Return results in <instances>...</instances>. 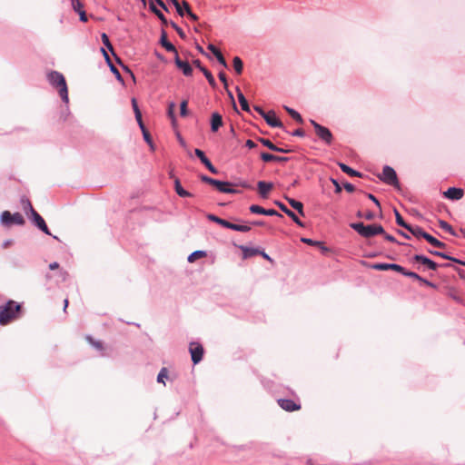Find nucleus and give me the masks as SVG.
I'll return each instance as SVG.
<instances>
[{
  "label": "nucleus",
  "instance_id": "f257e3e1",
  "mask_svg": "<svg viewBox=\"0 0 465 465\" xmlns=\"http://www.w3.org/2000/svg\"><path fill=\"white\" fill-rule=\"evenodd\" d=\"M21 314L22 306L18 302L10 300L0 305V324L3 326L10 324L19 319Z\"/></svg>",
  "mask_w": 465,
  "mask_h": 465
},
{
  "label": "nucleus",
  "instance_id": "f03ea898",
  "mask_svg": "<svg viewBox=\"0 0 465 465\" xmlns=\"http://www.w3.org/2000/svg\"><path fill=\"white\" fill-rule=\"evenodd\" d=\"M47 80L49 84L58 91L62 101L65 104H68V87L63 74L58 71H51L47 74Z\"/></svg>",
  "mask_w": 465,
  "mask_h": 465
},
{
  "label": "nucleus",
  "instance_id": "7ed1b4c3",
  "mask_svg": "<svg viewBox=\"0 0 465 465\" xmlns=\"http://www.w3.org/2000/svg\"><path fill=\"white\" fill-rule=\"evenodd\" d=\"M350 227L353 229L359 235L366 239H370L375 235H379L380 233L384 232L383 226L379 223L364 224L363 223L359 222L351 223Z\"/></svg>",
  "mask_w": 465,
  "mask_h": 465
},
{
  "label": "nucleus",
  "instance_id": "20e7f679",
  "mask_svg": "<svg viewBox=\"0 0 465 465\" xmlns=\"http://www.w3.org/2000/svg\"><path fill=\"white\" fill-rule=\"evenodd\" d=\"M381 181L384 183L393 186L394 188L400 190L401 184L397 177V173L395 170L389 166L385 165L382 169V173L378 176Z\"/></svg>",
  "mask_w": 465,
  "mask_h": 465
},
{
  "label": "nucleus",
  "instance_id": "39448f33",
  "mask_svg": "<svg viewBox=\"0 0 465 465\" xmlns=\"http://www.w3.org/2000/svg\"><path fill=\"white\" fill-rule=\"evenodd\" d=\"M1 223L4 226L11 227L24 224L25 219L19 213H11L9 211H5L1 215Z\"/></svg>",
  "mask_w": 465,
  "mask_h": 465
},
{
  "label": "nucleus",
  "instance_id": "423d86ee",
  "mask_svg": "<svg viewBox=\"0 0 465 465\" xmlns=\"http://www.w3.org/2000/svg\"><path fill=\"white\" fill-rule=\"evenodd\" d=\"M310 123L313 126L317 136L326 144H328V145L331 144V143L333 141V135H332L331 132L329 130V128H327L323 125H321L320 124H318L316 121H314L312 119L310 120Z\"/></svg>",
  "mask_w": 465,
  "mask_h": 465
},
{
  "label": "nucleus",
  "instance_id": "0eeeda50",
  "mask_svg": "<svg viewBox=\"0 0 465 465\" xmlns=\"http://www.w3.org/2000/svg\"><path fill=\"white\" fill-rule=\"evenodd\" d=\"M31 222L44 233L52 235L44 218L34 209L31 204Z\"/></svg>",
  "mask_w": 465,
  "mask_h": 465
},
{
  "label": "nucleus",
  "instance_id": "6e6552de",
  "mask_svg": "<svg viewBox=\"0 0 465 465\" xmlns=\"http://www.w3.org/2000/svg\"><path fill=\"white\" fill-rule=\"evenodd\" d=\"M189 351L193 364H197L203 360L204 350L201 343L191 342Z\"/></svg>",
  "mask_w": 465,
  "mask_h": 465
},
{
  "label": "nucleus",
  "instance_id": "1a4fd4ad",
  "mask_svg": "<svg viewBox=\"0 0 465 465\" xmlns=\"http://www.w3.org/2000/svg\"><path fill=\"white\" fill-rule=\"evenodd\" d=\"M411 262L413 264L414 263H420V264L424 265L428 269L432 270V271H436L439 268V266H440V264H438L437 262H435L434 261H432L431 259L428 258L427 256H425L423 254H415L411 258Z\"/></svg>",
  "mask_w": 465,
  "mask_h": 465
},
{
  "label": "nucleus",
  "instance_id": "9d476101",
  "mask_svg": "<svg viewBox=\"0 0 465 465\" xmlns=\"http://www.w3.org/2000/svg\"><path fill=\"white\" fill-rule=\"evenodd\" d=\"M194 154L199 158L201 163L213 173L217 174L218 169L212 163L209 158L205 155L204 152L201 149H194Z\"/></svg>",
  "mask_w": 465,
  "mask_h": 465
},
{
  "label": "nucleus",
  "instance_id": "9b49d317",
  "mask_svg": "<svg viewBox=\"0 0 465 465\" xmlns=\"http://www.w3.org/2000/svg\"><path fill=\"white\" fill-rule=\"evenodd\" d=\"M371 269L376 270V271H388L392 270L397 272H401L403 271V267L397 263H386V262H375L371 263L369 265Z\"/></svg>",
  "mask_w": 465,
  "mask_h": 465
},
{
  "label": "nucleus",
  "instance_id": "f8f14e48",
  "mask_svg": "<svg viewBox=\"0 0 465 465\" xmlns=\"http://www.w3.org/2000/svg\"><path fill=\"white\" fill-rule=\"evenodd\" d=\"M249 210L252 213H254V214H262V215H267V216H278L281 218L283 217L279 212H277L274 209H265L257 204H252L249 207Z\"/></svg>",
  "mask_w": 465,
  "mask_h": 465
},
{
  "label": "nucleus",
  "instance_id": "ddd939ff",
  "mask_svg": "<svg viewBox=\"0 0 465 465\" xmlns=\"http://www.w3.org/2000/svg\"><path fill=\"white\" fill-rule=\"evenodd\" d=\"M193 64L195 65V67H197L203 74V75L207 79L209 84L213 88H215L216 87V81H215L213 74L211 73V71H209L206 67H204L202 64V63H201V61L199 59L193 60Z\"/></svg>",
  "mask_w": 465,
  "mask_h": 465
},
{
  "label": "nucleus",
  "instance_id": "4468645a",
  "mask_svg": "<svg viewBox=\"0 0 465 465\" xmlns=\"http://www.w3.org/2000/svg\"><path fill=\"white\" fill-rule=\"evenodd\" d=\"M266 124L270 125L271 127H279L283 128V124L281 122V120L277 117L275 112L273 110H271L269 112H266L265 115L262 117Z\"/></svg>",
  "mask_w": 465,
  "mask_h": 465
},
{
  "label": "nucleus",
  "instance_id": "2eb2a0df",
  "mask_svg": "<svg viewBox=\"0 0 465 465\" xmlns=\"http://www.w3.org/2000/svg\"><path fill=\"white\" fill-rule=\"evenodd\" d=\"M277 401L279 406L286 411H294L301 409V404L296 403L292 399H279Z\"/></svg>",
  "mask_w": 465,
  "mask_h": 465
},
{
  "label": "nucleus",
  "instance_id": "dca6fc26",
  "mask_svg": "<svg viewBox=\"0 0 465 465\" xmlns=\"http://www.w3.org/2000/svg\"><path fill=\"white\" fill-rule=\"evenodd\" d=\"M174 63L176 66L183 71L185 76H191L193 74V68L189 62L183 61L180 59L178 53L175 54Z\"/></svg>",
  "mask_w": 465,
  "mask_h": 465
},
{
  "label": "nucleus",
  "instance_id": "f3484780",
  "mask_svg": "<svg viewBox=\"0 0 465 465\" xmlns=\"http://www.w3.org/2000/svg\"><path fill=\"white\" fill-rule=\"evenodd\" d=\"M445 198L452 201H458L464 195V191L461 188L450 187L443 193Z\"/></svg>",
  "mask_w": 465,
  "mask_h": 465
},
{
  "label": "nucleus",
  "instance_id": "a211bd4d",
  "mask_svg": "<svg viewBox=\"0 0 465 465\" xmlns=\"http://www.w3.org/2000/svg\"><path fill=\"white\" fill-rule=\"evenodd\" d=\"M101 51H102V53L104 54V60L107 63L111 72L114 74V76L117 79V81H119L120 83L124 84V78H123L121 73L115 67V65L112 63V61H111L107 52L104 50V48H101Z\"/></svg>",
  "mask_w": 465,
  "mask_h": 465
},
{
  "label": "nucleus",
  "instance_id": "6ab92c4d",
  "mask_svg": "<svg viewBox=\"0 0 465 465\" xmlns=\"http://www.w3.org/2000/svg\"><path fill=\"white\" fill-rule=\"evenodd\" d=\"M210 124L211 131L213 133L218 132V130L223 125L222 114L218 112L213 113L210 119Z\"/></svg>",
  "mask_w": 465,
  "mask_h": 465
},
{
  "label": "nucleus",
  "instance_id": "aec40b11",
  "mask_svg": "<svg viewBox=\"0 0 465 465\" xmlns=\"http://www.w3.org/2000/svg\"><path fill=\"white\" fill-rule=\"evenodd\" d=\"M257 188L261 197L266 199L268 198L269 193L273 188V183L271 182L259 181L257 183Z\"/></svg>",
  "mask_w": 465,
  "mask_h": 465
},
{
  "label": "nucleus",
  "instance_id": "412c9836",
  "mask_svg": "<svg viewBox=\"0 0 465 465\" xmlns=\"http://www.w3.org/2000/svg\"><path fill=\"white\" fill-rule=\"evenodd\" d=\"M159 44L167 51L176 54L177 50L175 46L167 39V33L162 29Z\"/></svg>",
  "mask_w": 465,
  "mask_h": 465
},
{
  "label": "nucleus",
  "instance_id": "4be33fe9",
  "mask_svg": "<svg viewBox=\"0 0 465 465\" xmlns=\"http://www.w3.org/2000/svg\"><path fill=\"white\" fill-rule=\"evenodd\" d=\"M215 189L223 193H237L239 191L232 188V184L230 182H223L217 180Z\"/></svg>",
  "mask_w": 465,
  "mask_h": 465
},
{
  "label": "nucleus",
  "instance_id": "5701e85b",
  "mask_svg": "<svg viewBox=\"0 0 465 465\" xmlns=\"http://www.w3.org/2000/svg\"><path fill=\"white\" fill-rule=\"evenodd\" d=\"M101 39L104 45L115 56L116 62L119 64H121L124 69L129 71V69L123 64L122 60L116 55L114 46L109 39V36L105 33H103L101 35Z\"/></svg>",
  "mask_w": 465,
  "mask_h": 465
},
{
  "label": "nucleus",
  "instance_id": "b1692460",
  "mask_svg": "<svg viewBox=\"0 0 465 465\" xmlns=\"http://www.w3.org/2000/svg\"><path fill=\"white\" fill-rule=\"evenodd\" d=\"M223 228L230 229L232 231H236V232H247L251 231V226H249V225L237 224V223H232L230 221H227V220L224 223Z\"/></svg>",
  "mask_w": 465,
  "mask_h": 465
},
{
  "label": "nucleus",
  "instance_id": "393cba45",
  "mask_svg": "<svg viewBox=\"0 0 465 465\" xmlns=\"http://www.w3.org/2000/svg\"><path fill=\"white\" fill-rule=\"evenodd\" d=\"M236 92H237V98H238V101H239L242 110L245 111L247 113H250L251 109H250L249 103L238 86L236 87Z\"/></svg>",
  "mask_w": 465,
  "mask_h": 465
},
{
  "label": "nucleus",
  "instance_id": "a878e982",
  "mask_svg": "<svg viewBox=\"0 0 465 465\" xmlns=\"http://www.w3.org/2000/svg\"><path fill=\"white\" fill-rule=\"evenodd\" d=\"M407 231L410 232L417 239H420V238L425 239L426 235L428 234V232H425L419 225H411V224Z\"/></svg>",
  "mask_w": 465,
  "mask_h": 465
},
{
  "label": "nucleus",
  "instance_id": "bb28decb",
  "mask_svg": "<svg viewBox=\"0 0 465 465\" xmlns=\"http://www.w3.org/2000/svg\"><path fill=\"white\" fill-rule=\"evenodd\" d=\"M174 190H175V193L180 196V197H183V198H185V197H192L193 194L186 191L181 184V182L179 180V178H175L174 181Z\"/></svg>",
  "mask_w": 465,
  "mask_h": 465
},
{
  "label": "nucleus",
  "instance_id": "cd10ccee",
  "mask_svg": "<svg viewBox=\"0 0 465 465\" xmlns=\"http://www.w3.org/2000/svg\"><path fill=\"white\" fill-rule=\"evenodd\" d=\"M239 248L242 250V257L244 259L253 257L255 255H258V253H260V249H258V248L247 247L244 245H240Z\"/></svg>",
  "mask_w": 465,
  "mask_h": 465
},
{
  "label": "nucleus",
  "instance_id": "c85d7f7f",
  "mask_svg": "<svg viewBox=\"0 0 465 465\" xmlns=\"http://www.w3.org/2000/svg\"><path fill=\"white\" fill-rule=\"evenodd\" d=\"M338 165L343 173L350 175L351 177H362L361 173L352 169L351 167L345 164L344 163H338Z\"/></svg>",
  "mask_w": 465,
  "mask_h": 465
},
{
  "label": "nucleus",
  "instance_id": "c756f323",
  "mask_svg": "<svg viewBox=\"0 0 465 465\" xmlns=\"http://www.w3.org/2000/svg\"><path fill=\"white\" fill-rule=\"evenodd\" d=\"M424 240H426L431 246L436 247V248L446 249V247H447L446 243H444L443 242H440V240H438L434 236L430 235V233H428L426 235Z\"/></svg>",
  "mask_w": 465,
  "mask_h": 465
},
{
  "label": "nucleus",
  "instance_id": "7c9ffc66",
  "mask_svg": "<svg viewBox=\"0 0 465 465\" xmlns=\"http://www.w3.org/2000/svg\"><path fill=\"white\" fill-rule=\"evenodd\" d=\"M288 203L296 210L302 216H304L303 203L293 198L286 197Z\"/></svg>",
  "mask_w": 465,
  "mask_h": 465
},
{
  "label": "nucleus",
  "instance_id": "2f4dec72",
  "mask_svg": "<svg viewBox=\"0 0 465 465\" xmlns=\"http://www.w3.org/2000/svg\"><path fill=\"white\" fill-rule=\"evenodd\" d=\"M283 108L294 121L299 124L303 123L302 115L297 111L286 105H284Z\"/></svg>",
  "mask_w": 465,
  "mask_h": 465
},
{
  "label": "nucleus",
  "instance_id": "473e14b6",
  "mask_svg": "<svg viewBox=\"0 0 465 465\" xmlns=\"http://www.w3.org/2000/svg\"><path fill=\"white\" fill-rule=\"evenodd\" d=\"M207 254H206V252L205 251H202V250H198V251H194L192 253L189 254L188 258H187V261L189 262H195L197 259H200V258H203L205 257Z\"/></svg>",
  "mask_w": 465,
  "mask_h": 465
},
{
  "label": "nucleus",
  "instance_id": "72a5a7b5",
  "mask_svg": "<svg viewBox=\"0 0 465 465\" xmlns=\"http://www.w3.org/2000/svg\"><path fill=\"white\" fill-rule=\"evenodd\" d=\"M232 65H233V69H234L235 73L237 74H242V70H243V63H242V60L239 56L233 57Z\"/></svg>",
  "mask_w": 465,
  "mask_h": 465
},
{
  "label": "nucleus",
  "instance_id": "f704fd0d",
  "mask_svg": "<svg viewBox=\"0 0 465 465\" xmlns=\"http://www.w3.org/2000/svg\"><path fill=\"white\" fill-rule=\"evenodd\" d=\"M183 6L184 7V10L186 12V15L193 22L198 21L199 17L192 12L191 6L189 3L185 0H183Z\"/></svg>",
  "mask_w": 465,
  "mask_h": 465
},
{
  "label": "nucleus",
  "instance_id": "c9c22d12",
  "mask_svg": "<svg viewBox=\"0 0 465 465\" xmlns=\"http://www.w3.org/2000/svg\"><path fill=\"white\" fill-rule=\"evenodd\" d=\"M394 214H395L396 223L399 226L403 227L406 230H408V228L410 227L411 224L404 221V219L402 218V216L401 215V213H399V211L397 209H394Z\"/></svg>",
  "mask_w": 465,
  "mask_h": 465
},
{
  "label": "nucleus",
  "instance_id": "e433bc0d",
  "mask_svg": "<svg viewBox=\"0 0 465 465\" xmlns=\"http://www.w3.org/2000/svg\"><path fill=\"white\" fill-rule=\"evenodd\" d=\"M439 225L441 229L445 230L446 232H448L450 234L453 235V236H457V233L455 232V230L452 228V226L447 223L446 221L444 220H439Z\"/></svg>",
  "mask_w": 465,
  "mask_h": 465
},
{
  "label": "nucleus",
  "instance_id": "4c0bfd02",
  "mask_svg": "<svg viewBox=\"0 0 465 465\" xmlns=\"http://www.w3.org/2000/svg\"><path fill=\"white\" fill-rule=\"evenodd\" d=\"M381 234L388 242H393V243H397L399 245L411 246V244H409V243L399 242L394 236H392L391 234L387 233L385 231H384V232H381Z\"/></svg>",
  "mask_w": 465,
  "mask_h": 465
},
{
  "label": "nucleus",
  "instance_id": "58836bf2",
  "mask_svg": "<svg viewBox=\"0 0 465 465\" xmlns=\"http://www.w3.org/2000/svg\"><path fill=\"white\" fill-rule=\"evenodd\" d=\"M218 77H219L220 81L223 84L224 88L227 90L229 97L233 101V95H232V92L228 90V82H227V76H226L225 73L220 72L218 74Z\"/></svg>",
  "mask_w": 465,
  "mask_h": 465
},
{
  "label": "nucleus",
  "instance_id": "ea45409f",
  "mask_svg": "<svg viewBox=\"0 0 465 465\" xmlns=\"http://www.w3.org/2000/svg\"><path fill=\"white\" fill-rule=\"evenodd\" d=\"M400 273H401L402 275H404L406 277L411 278V279L419 281V282H420V280H422V277L420 275H419L418 273H416L414 272L408 271L404 267H403V271H401Z\"/></svg>",
  "mask_w": 465,
  "mask_h": 465
},
{
  "label": "nucleus",
  "instance_id": "a19ab883",
  "mask_svg": "<svg viewBox=\"0 0 465 465\" xmlns=\"http://www.w3.org/2000/svg\"><path fill=\"white\" fill-rule=\"evenodd\" d=\"M286 215L290 217L298 226L304 227V223L301 221V219L295 214V213L292 210L287 212Z\"/></svg>",
  "mask_w": 465,
  "mask_h": 465
},
{
  "label": "nucleus",
  "instance_id": "79ce46f5",
  "mask_svg": "<svg viewBox=\"0 0 465 465\" xmlns=\"http://www.w3.org/2000/svg\"><path fill=\"white\" fill-rule=\"evenodd\" d=\"M207 219L211 222H213V223L221 225L222 227H224V223L226 222L225 219L220 218V217L216 216L215 214H212V213L207 215Z\"/></svg>",
  "mask_w": 465,
  "mask_h": 465
},
{
  "label": "nucleus",
  "instance_id": "37998d69",
  "mask_svg": "<svg viewBox=\"0 0 465 465\" xmlns=\"http://www.w3.org/2000/svg\"><path fill=\"white\" fill-rule=\"evenodd\" d=\"M168 377V370L165 367H163L158 375H157V382L165 384L163 379Z\"/></svg>",
  "mask_w": 465,
  "mask_h": 465
},
{
  "label": "nucleus",
  "instance_id": "c03bdc74",
  "mask_svg": "<svg viewBox=\"0 0 465 465\" xmlns=\"http://www.w3.org/2000/svg\"><path fill=\"white\" fill-rule=\"evenodd\" d=\"M258 141L262 144L264 145L265 147H267L268 149L272 150V151H274L276 150L275 149V144L269 139H266V138H262V137H260L258 139Z\"/></svg>",
  "mask_w": 465,
  "mask_h": 465
},
{
  "label": "nucleus",
  "instance_id": "a18cd8bd",
  "mask_svg": "<svg viewBox=\"0 0 465 465\" xmlns=\"http://www.w3.org/2000/svg\"><path fill=\"white\" fill-rule=\"evenodd\" d=\"M87 341L90 342V344L94 347L95 349H97L98 351H103L104 350V344L102 341H95L94 340L91 336H87Z\"/></svg>",
  "mask_w": 465,
  "mask_h": 465
},
{
  "label": "nucleus",
  "instance_id": "49530a36",
  "mask_svg": "<svg viewBox=\"0 0 465 465\" xmlns=\"http://www.w3.org/2000/svg\"><path fill=\"white\" fill-rule=\"evenodd\" d=\"M174 107H175V104L173 102H171L168 105V110H167V115L172 120L173 123H175V121H176V116L174 114Z\"/></svg>",
  "mask_w": 465,
  "mask_h": 465
},
{
  "label": "nucleus",
  "instance_id": "de8ad7c7",
  "mask_svg": "<svg viewBox=\"0 0 465 465\" xmlns=\"http://www.w3.org/2000/svg\"><path fill=\"white\" fill-rule=\"evenodd\" d=\"M260 157L265 163L275 162V159H276V155L266 153V152H262L260 154Z\"/></svg>",
  "mask_w": 465,
  "mask_h": 465
},
{
  "label": "nucleus",
  "instance_id": "09e8293b",
  "mask_svg": "<svg viewBox=\"0 0 465 465\" xmlns=\"http://www.w3.org/2000/svg\"><path fill=\"white\" fill-rule=\"evenodd\" d=\"M170 25L176 31V33L179 35V36L182 39H185L186 38L185 33L183 32V30L175 22L170 21Z\"/></svg>",
  "mask_w": 465,
  "mask_h": 465
},
{
  "label": "nucleus",
  "instance_id": "8fccbe9b",
  "mask_svg": "<svg viewBox=\"0 0 465 465\" xmlns=\"http://www.w3.org/2000/svg\"><path fill=\"white\" fill-rule=\"evenodd\" d=\"M200 179L202 182L205 183H208L213 187H215L216 185V183H217V180L216 179H213L212 177H209L208 175L206 174H201L200 175Z\"/></svg>",
  "mask_w": 465,
  "mask_h": 465
},
{
  "label": "nucleus",
  "instance_id": "3c124183",
  "mask_svg": "<svg viewBox=\"0 0 465 465\" xmlns=\"http://www.w3.org/2000/svg\"><path fill=\"white\" fill-rule=\"evenodd\" d=\"M301 242L305 243V244H308V245H311V246H315V247H317L318 245H322V242L321 241H316V240H313V239H311V238H306V237H302L301 238Z\"/></svg>",
  "mask_w": 465,
  "mask_h": 465
},
{
  "label": "nucleus",
  "instance_id": "603ef678",
  "mask_svg": "<svg viewBox=\"0 0 465 465\" xmlns=\"http://www.w3.org/2000/svg\"><path fill=\"white\" fill-rule=\"evenodd\" d=\"M143 140L146 142V143L151 147V149L153 150L154 147H153V139H152V136L148 130H143Z\"/></svg>",
  "mask_w": 465,
  "mask_h": 465
},
{
  "label": "nucleus",
  "instance_id": "864d4df0",
  "mask_svg": "<svg viewBox=\"0 0 465 465\" xmlns=\"http://www.w3.org/2000/svg\"><path fill=\"white\" fill-rule=\"evenodd\" d=\"M71 5L75 13L84 10V5L80 0H71Z\"/></svg>",
  "mask_w": 465,
  "mask_h": 465
},
{
  "label": "nucleus",
  "instance_id": "5fc2aeb1",
  "mask_svg": "<svg viewBox=\"0 0 465 465\" xmlns=\"http://www.w3.org/2000/svg\"><path fill=\"white\" fill-rule=\"evenodd\" d=\"M149 10L154 14L158 18L163 15V12L157 8L153 2L149 3Z\"/></svg>",
  "mask_w": 465,
  "mask_h": 465
},
{
  "label": "nucleus",
  "instance_id": "6e6d98bb",
  "mask_svg": "<svg viewBox=\"0 0 465 465\" xmlns=\"http://www.w3.org/2000/svg\"><path fill=\"white\" fill-rule=\"evenodd\" d=\"M187 105H188L187 100H183L180 104V114L183 117H184L188 114Z\"/></svg>",
  "mask_w": 465,
  "mask_h": 465
},
{
  "label": "nucleus",
  "instance_id": "4d7b16f0",
  "mask_svg": "<svg viewBox=\"0 0 465 465\" xmlns=\"http://www.w3.org/2000/svg\"><path fill=\"white\" fill-rule=\"evenodd\" d=\"M218 63L220 64H222L223 67L227 68L228 67V64L226 63V60L224 58V56L223 55L222 52L218 53L216 55H215Z\"/></svg>",
  "mask_w": 465,
  "mask_h": 465
},
{
  "label": "nucleus",
  "instance_id": "13d9d810",
  "mask_svg": "<svg viewBox=\"0 0 465 465\" xmlns=\"http://www.w3.org/2000/svg\"><path fill=\"white\" fill-rule=\"evenodd\" d=\"M366 196L375 203V205L379 208L380 211H381V203L374 194L367 193Z\"/></svg>",
  "mask_w": 465,
  "mask_h": 465
},
{
  "label": "nucleus",
  "instance_id": "bf43d9fd",
  "mask_svg": "<svg viewBox=\"0 0 465 465\" xmlns=\"http://www.w3.org/2000/svg\"><path fill=\"white\" fill-rule=\"evenodd\" d=\"M274 204L282 211L285 214L287 213V212H289L291 209H289L281 201H275L274 202Z\"/></svg>",
  "mask_w": 465,
  "mask_h": 465
},
{
  "label": "nucleus",
  "instance_id": "052dcab7",
  "mask_svg": "<svg viewBox=\"0 0 465 465\" xmlns=\"http://www.w3.org/2000/svg\"><path fill=\"white\" fill-rule=\"evenodd\" d=\"M432 255L441 257V258H443L445 260H449V261H451V259H452V256H450V254L443 252H440V251H437L436 252H432Z\"/></svg>",
  "mask_w": 465,
  "mask_h": 465
},
{
  "label": "nucleus",
  "instance_id": "680f3d73",
  "mask_svg": "<svg viewBox=\"0 0 465 465\" xmlns=\"http://www.w3.org/2000/svg\"><path fill=\"white\" fill-rule=\"evenodd\" d=\"M150 2H153V4L158 5L161 8H163L165 12H169L167 5L164 4L163 0H151Z\"/></svg>",
  "mask_w": 465,
  "mask_h": 465
},
{
  "label": "nucleus",
  "instance_id": "e2e57ef3",
  "mask_svg": "<svg viewBox=\"0 0 465 465\" xmlns=\"http://www.w3.org/2000/svg\"><path fill=\"white\" fill-rule=\"evenodd\" d=\"M79 15V20L83 23H85L88 21V17L86 15V12L84 10H81L79 12H76Z\"/></svg>",
  "mask_w": 465,
  "mask_h": 465
},
{
  "label": "nucleus",
  "instance_id": "0e129e2a",
  "mask_svg": "<svg viewBox=\"0 0 465 465\" xmlns=\"http://www.w3.org/2000/svg\"><path fill=\"white\" fill-rule=\"evenodd\" d=\"M131 102H132V107H133L134 114L141 113L136 99L135 98H132Z\"/></svg>",
  "mask_w": 465,
  "mask_h": 465
},
{
  "label": "nucleus",
  "instance_id": "69168bd1",
  "mask_svg": "<svg viewBox=\"0 0 465 465\" xmlns=\"http://www.w3.org/2000/svg\"><path fill=\"white\" fill-rule=\"evenodd\" d=\"M376 218V214L371 211H367L364 213V219L368 221H372Z\"/></svg>",
  "mask_w": 465,
  "mask_h": 465
},
{
  "label": "nucleus",
  "instance_id": "338daca9",
  "mask_svg": "<svg viewBox=\"0 0 465 465\" xmlns=\"http://www.w3.org/2000/svg\"><path fill=\"white\" fill-rule=\"evenodd\" d=\"M343 187L348 193H353L355 191V186L351 183H343Z\"/></svg>",
  "mask_w": 465,
  "mask_h": 465
},
{
  "label": "nucleus",
  "instance_id": "774afa93",
  "mask_svg": "<svg viewBox=\"0 0 465 465\" xmlns=\"http://www.w3.org/2000/svg\"><path fill=\"white\" fill-rule=\"evenodd\" d=\"M207 48L213 54L214 56L221 52L220 49L213 44H209Z\"/></svg>",
  "mask_w": 465,
  "mask_h": 465
}]
</instances>
